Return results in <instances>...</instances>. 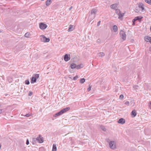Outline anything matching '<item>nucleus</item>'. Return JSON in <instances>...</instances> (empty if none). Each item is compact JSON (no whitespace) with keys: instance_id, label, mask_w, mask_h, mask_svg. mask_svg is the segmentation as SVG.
Returning <instances> with one entry per match:
<instances>
[{"instance_id":"58836bf2","label":"nucleus","mask_w":151,"mask_h":151,"mask_svg":"<svg viewBox=\"0 0 151 151\" xmlns=\"http://www.w3.org/2000/svg\"><path fill=\"white\" fill-rule=\"evenodd\" d=\"M26 144L27 145H28L29 144V141L28 139H27L26 140Z\"/></svg>"},{"instance_id":"79ce46f5","label":"nucleus","mask_w":151,"mask_h":151,"mask_svg":"<svg viewBox=\"0 0 151 151\" xmlns=\"http://www.w3.org/2000/svg\"><path fill=\"white\" fill-rule=\"evenodd\" d=\"M72 8H73L72 6H71L70 8H69V10H70L72 9Z\"/></svg>"},{"instance_id":"c85d7f7f","label":"nucleus","mask_w":151,"mask_h":151,"mask_svg":"<svg viewBox=\"0 0 151 151\" xmlns=\"http://www.w3.org/2000/svg\"><path fill=\"white\" fill-rule=\"evenodd\" d=\"M39 74H36L35 75L34 78H35L36 79H37L39 78Z\"/></svg>"},{"instance_id":"a19ab883","label":"nucleus","mask_w":151,"mask_h":151,"mask_svg":"<svg viewBox=\"0 0 151 151\" xmlns=\"http://www.w3.org/2000/svg\"><path fill=\"white\" fill-rule=\"evenodd\" d=\"M137 20H136V19H135V18H134L132 20V22H135Z\"/></svg>"},{"instance_id":"a18cd8bd","label":"nucleus","mask_w":151,"mask_h":151,"mask_svg":"<svg viewBox=\"0 0 151 151\" xmlns=\"http://www.w3.org/2000/svg\"><path fill=\"white\" fill-rule=\"evenodd\" d=\"M132 24L133 25H134L135 24V22H132Z\"/></svg>"},{"instance_id":"6e6552de","label":"nucleus","mask_w":151,"mask_h":151,"mask_svg":"<svg viewBox=\"0 0 151 151\" xmlns=\"http://www.w3.org/2000/svg\"><path fill=\"white\" fill-rule=\"evenodd\" d=\"M43 38V42H48L50 40V39L49 38H47L45 36L42 35L41 36Z\"/></svg>"},{"instance_id":"c756f323","label":"nucleus","mask_w":151,"mask_h":151,"mask_svg":"<svg viewBox=\"0 0 151 151\" xmlns=\"http://www.w3.org/2000/svg\"><path fill=\"white\" fill-rule=\"evenodd\" d=\"M25 84L27 85H29V81L28 80H27L25 81Z\"/></svg>"},{"instance_id":"f704fd0d","label":"nucleus","mask_w":151,"mask_h":151,"mask_svg":"<svg viewBox=\"0 0 151 151\" xmlns=\"http://www.w3.org/2000/svg\"><path fill=\"white\" fill-rule=\"evenodd\" d=\"M124 104L128 106L129 105V103L128 101H127L125 102Z\"/></svg>"},{"instance_id":"de8ad7c7","label":"nucleus","mask_w":151,"mask_h":151,"mask_svg":"<svg viewBox=\"0 0 151 151\" xmlns=\"http://www.w3.org/2000/svg\"><path fill=\"white\" fill-rule=\"evenodd\" d=\"M149 50L150 51H151V47H150V49H149Z\"/></svg>"},{"instance_id":"8fccbe9b","label":"nucleus","mask_w":151,"mask_h":151,"mask_svg":"<svg viewBox=\"0 0 151 151\" xmlns=\"http://www.w3.org/2000/svg\"><path fill=\"white\" fill-rule=\"evenodd\" d=\"M150 32H151V26L150 27Z\"/></svg>"},{"instance_id":"4be33fe9","label":"nucleus","mask_w":151,"mask_h":151,"mask_svg":"<svg viewBox=\"0 0 151 151\" xmlns=\"http://www.w3.org/2000/svg\"><path fill=\"white\" fill-rule=\"evenodd\" d=\"M85 81V79L84 78L81 79L79 82L80 83H83Z\"/></svg>"},{"instance_id":"a211bd4d","label":"nucleus","mask_w":151,"mask_h":151,"mask_svg":"<svg viewBox=\"0 0 151 151\" xmlns=\"http://www.w3.org/2000/svg\"><path fill=\"white\" fill-rule=\"evenodd\" d=\"M76 68L77 69H80L83 67V65L81 64L80 65H76Z\"/></svg>"},{"instance_id":"5701e85b","label":"nucleus","mask_w":151,"mask_h":151,"mask_svg":"<svg viewBox=\"0 0 151 151\" xmlns=\"http://www.w3.org/2000/svg\"><path fill=\"white\" fill-rule=\"evenodd\" d=\"M139 87V86L137 85H134L133 86V88L136 90V91H137L138 90V88Z\"/></svg>"},{"instance_id":"7ed1b4c3","label":"nucleus","mask_w":151,"mask_h":151,"mask_svg":"<svg viewBox=\"0 0 151 151\" xmlns=\"http://www.w3.org/2000/svg\"><path fill=\"white\" fill-rule=\"evenodd\" d=\"M33 140L34 141H37L39 143H42L43 142V138L40 135H39L38 137L36 138H33Z\"/></svg>"},{"instance_id":"393cba45","label":"nucleus","mask_w":151,"mask_h":151,"mask_svg":"<svg viewBox=\"0 0 151 151\" xmlns=\"http://www.w3.org/2000/svg\"><path fill=\"white\" fill-rule=\"evenodd\" d=\"M115 12L118 15L121 13L120 10L118 9H116V10Z\"/></svg>"},{"instance_id":"2eb2a0df","label":"nucleus","mask_w":151,"mask_h":151,"mask_svg":"<svg viewBox=\"0 0 151 151\" xmlns=\"http://www.w3.org/2000/svg\"><path fill=\"white\" fill-rule=\"evenodd\" d=\"M139 8H141L142 9V12H143V10L144 9L143 4L141 3H140L139 4Z\"/></svg>"},{"instance_id":"c9c22d12","label":"nucleus","mask_w":151,"mask_h":151,"mask_svg":"<svg viewBox=\"0 0 151 151\" xmlns=\"http://www.w3.org/2000/svg\"><path fill=\"white\" fill-rule=\"evenodd\" d=\"M91 86H89V88H88L87 89L88 91H89L91 90Z\"/></svg>"},{"instance_id":"e433bc0d","label":"nucleus","mask_w":151,"mask_h":151,"mask_svg":"<svg viewBox=\"0 0 151 151\" xmlns=\"http://www.w3.org/2000/svg\"><path fill=\"white\" fill-rule=\"evenodd\" d=\"M96 42L98 43H101V40L99 39H98L96 41Z\"/></svg>"},{"instance_id":"b1692460","label":"nucleus","mask_w":151,"mask_h":151,"mask_svg":"<svg viewBox=\"0 0 151 151\" xmlns=\"http://www.w3.org/2000/svg\"><path fill=\"white\" fill-rule=\"evenodd\" d=\"M30 35L29 33L28 32H27L24 35V36L26 37H29Z\"/></svg>"},{"instance_id":"412c9836","label":"nucleus","mask_w":151,"mask_h":151,"mask_svg":"<svg viewBox=\"0 0 151 151\" xmlns=\"http://www.w3.org/2000/svg\"><path fill=\"white\" fill-rule=\"evenodd\" d=\"M113 29L115 32H117L118 30L117 27L116 25H114L113 26Z\"/></svg>"},{"instance_id":"bb28decb","label":"nucleus","mask_w":151,"mask_h":151,"mask_svg":"<svg viewBox=\"0 0 151 151\" xmlns=\"http://www.w3.org/2000/svg\"><path fill=\"white\" fill-rule=\"evenodd\" d=\"M123 14H122L121 13H120V14L118 15L119 17H118V18L120 19V18H121L122 17H123Z\"/></svg>"},{"instance_id":"f257e3e1","label":"nucleus","mask_w":151,"mask_h":151,"mask_svg":"<svg viewBox=\"0 0 151 151\" xmlns=\"http://www.w3.org/2000/svg\"><path fill=\"white\" fill-rule=\"evenodd\" d=\"M70 109V107H67L66 108H64L62 109L60 111L56 113L53 116L54 117H56L59 116H60L65 112L69 111Z\"/></svg>"},{"instance_id":"f8f14e48","label":"nucleus","mask_w":151,"mask_h":151,"mask_svg":"<svg viewBox=\"0 0 151 151\" xmlns=\"http://www.w3.org/2000/svg\"><path fill=\"white\" fill-rule=\"evenodd\" d=\"M52 0H47L45 2V4L46 6H48L50 5L52 2Z\"/></svg>"},{"instance_id":"aec40b11","label":"nucleus","mask_w":151,"mask_h":151,"mask_svg":"<svg viewBox=\"0 0 151 151\" xmlns=\"http://www.w3.org/2000/svg\"><path fill=\"white\" fill-rule=\"evenodd\" d=\"M74 29L72 25H70V27L68 29V32H70L73 30Z\"/></svg>"},{"instance_id":"9d476101","label":"nucleus","mask_w":151,"mask_h":151,"mask_svg":"<svg viewBox=\"0 0 151 151\" xmlns=\"http://www.w3.org/2000/svg\"><path fill=\"white\" fill-rule=\"evenodd\" d=\"M131 115L132 117H134L137 115V112L134 109L132 110L131 113Z\"/></svg>"},{"instance_id":"6ab92c4d","label":"nucleus","mask_w":151,"mask_h":151,"mask_svg":"<svg viewBox=\"0 0 151 151\" xmlns=\"http://www.w3.org/2000/svg\"><path fill=\"white\" fill-rule=\"evenodd\" d=\"M57 147L55 144H53L52 146V151H56Z\"/></svg>"},{"instance_id":"ddd939ff","label":"nucleus","mask_w":151,"mask_h":151,"mask_svg":"<svg viewBox=\"0 0 151 151\" xmlns=\"http://www.w3.org/2000/svg\"><path fill=\"white\" fill-rule=\"evenodd\" d=\"M36 81L37 79H36L35 78H34V77H32L31 81V83H33L36 82Z\"/></svg>"},{"instance_id":"4c0bfd02","label":"nucleus","mask_w":151,"mask_h":151,"mask_svg":"<svg viewBox=\"0 0 151 151\" xmlns=\"http://www.w3.org/2000/svg\"><path fill=\"white\" fill-rule=\"evenodd\" d=\"M30 115L29 114H26L24 115V116L26 117H29Z\"/></svg>"},{"instance_id":"2f4dec72","label":"nucleus","mask_w":151,"mask_h":151,"mask_svg":"<svg viewBox=\"0 0 151 151\" xmlns=\"http://www.w3.org/2000/svg\"><path fill=\"white\" fill-rule=\"evenodd\" d=\"M33 92H32L30 91L28 93V96H31L33 94Z\"/></svg>"},{"instance_id":"c03bdc74","label":"nucleus","mask_w":151,"mask_h":151,"mask_svg":"<svg viewBox=\"0 0 151 151\" xmlns=\"http://www.w3.org/2000/svg\"><path fill=\"white\" fill-rule=\"evenodd\" d=\"M149 106H150V108L151 109V102H150V103Z\"/></svg>"},{"instance_id":"f03ea898","label":"nucleus","mask_w":151,"mask_h":151,"mask_svg":"<svg viewBox=\"0 0 151 151\" xmlns=\"http://www.w3.org/2000/svg\"><path fill=\"white\" fill-rule=\"evenodd\" d=\"M109 147L111 149L115 150L116 149V142L114 141H111L109 142Z\"/></svg>"},{"instance_id":"dca6fc26","label":"nucleus","mask_w":151,"mask_h":151,"mask_svg":"<svg viewBox=\"0 0 151 151\" xmlns=\"http://www.w3.org/2000/svg\"><path fill=\"white\" fill-rule=\"evenodd\" d=\"M151 37H150L149 36H146L145 37V40L146 42H149L150 40Z\"/></svg>"},{"instance_id":"72a5a7b5","label":"nucleus","mask_w":151,"mask_h":151,"mask_svg":"<svg viewBox=\"0 0 151 151\" xmlns=\"http://www.w3.org/2000/svg\"><path fill=\"white\" fill-rule=\"evenodd\" d=\"M78 75H76L75 77L73 78V80H76L78 79Z\"/></svg>"},{"instance_id":"ea45409f","label":"nucleus","mask_w":151,"mask_h":151,"mask_svg":"<svg viewBox=\"0 0 151 151\" xmlns=\"http://www.w3.org/2000/svg\"><path fill=\"white\" fill-rule=\"evenodd\" d=\"M100 23H101V21H99L97 23V26H99L100 24Z\"/></svg>"},{"instance_id":"423d86ee","label":"nucleus","mask_w":151,"mask_h":151,"mask_svg":"<svg viewBox=\"0 0 151 151\" xmlns=\"http://www.w3.org/2000/svg\"><path fill=\"white\" fill-rule=\"evenodd\" d=\"M70 59V55L65 54L64 57V60L65 61H68Z\"/></svg>"},{"instance_id":"20e7f679","label":"nucleus","mask_w":151,"mask_h":151,"mask_svg":"<svg viewBox=\"0 0 151 151\" xmlns=\"http://www.w3.org/2000/svg\"><path fill=\"white\" fill-rule=\"evenodd\" d=\"M120 35V37L123 40V41L126 40V35L125 32L122 30H121L119 32Z\"/></svg>"},{"instance_id":"09e8293b","label":"nucleus","mask_w":151,"mask_h":151,"mask_svg":"<svg viewBox=\"0 0 151 151\" xmlns=\"http://www.w3.org/2000/svg\"><path fill=\"white\" fill-rule=\"evenodd\" d=\"M69 78H71V76H70V75H69Z\"/></svg>"},{"instance_id":"0eeeda50","label":"nucleus","mask_w":151,"mask_h":151,"mask_svg":"<svg viewBox=\"0 0 151 151\" xmlns=\"http://www.w3.org/2000/svg\"><path fill=\"white\" fill-rule=\"evenodd\" d=\"M117 122L121 124H123L125 123V120L123 118H120L117 121Z\"/></svg>"},{"instance_id":"7c9ffc66","label":"nucleus","mask_w":151,"mask_h":151,"mask_svg":"<svg viewBox=\"0 0 151 151\" xmlns=\"http://www.w3.org/2000/svg\"><path fill=\"white\" fill-rule=\"evenodd\" d=\"M101 129L104 131H105L106 130V129L103 126H102L101 127Z\"/></svg>"},{"instance_id":"49530a36","label":"nucleus","mask_w":151,"mask_h":151,"mask_svg":"<svg viewBox=\"0 0 151 151\" xmlns=\"http://www.w3.org/2000/svg\"><path fill=\"white\" fill-rule=\"evenodd\" d=\"M149 42H150V43L151 44V37H150V40Z\"/></svg>"},{"instance_id":"39448f33","label":"nucleus","mask_w":151,"mask_h":151,"mask_svg":"<svg viewBox=\"0 0 151 151\" xmlns=\"http://www.w3.org/2000/svg\"><path fill=\"white\" fill-rule=\"evenodd\" d=\"M39 27L41 29H44L47 27V25L44 23H41L39 24Z\"/></svg>"},{"instance_id":"473e14b6","label":"nucleus","mask_w":151,"mask_h":151,"mask_svg":"<svg viewBox=\"0 0 151 151\" xmlns=\"http://www.w3.org/2000/svg\"><path fill=\"white\" fill-rule=\"evenodd\" d=\"M124 98V96L122 94H121L119 96V99H122Z\"/></svg>"},{"instance_id":"cd10ccee","label":"nucleus","mask_w":151,"mask_h":151,"mask_svg":"<svg viewBox=\"0 0 151 151\" xmlns=\"http://www.w3.org/2000/svg\"><path fill=\"white\" fill-rule=\"evenodd\" d=\"M99 54H100L99 56L100 57L104 56L105 55L104 53V52H100Z\"/></svg>"},{"instance_id":"f3484780","label":"nucleus","mask_w":151,"mask_h":151,"mask_svg":"<svg viewBox=\"0 0 151 151\" xmlns=\"http://www.w3.org/2000/svg\"><path fill=\"white\" fill-rule=\"evenodd\" d=\"M70 67L72 69L76 68V65L74 63H72L70 65Z\"/></svg>"},{"instance_id":"a878e982","label":"nucleus","mask_w":151,"mask_h":151,"mask_svg":"<svg viewBox=\"0 0 151 151\" xmlns=\"http://www.w3.org/2000/svg\"><path fill=\"white\" fill-rule=\"evenodd\" d=\"M145 1L149 4H151V0H145Z\"/></svg>"},{"instance_id":"37998d69","label":"nucleus","mask_w":151,"mask_h":151,"mask_svg":"<svg viewBox=\"0 0 151 151\" xmlns=\"http://www.w3.org/2000/svg\"><path fill=\"white\" fill-rule=\"evenodd\" d=\"M2 109H0V114L2 112Z\"/></svg>"},{"instance_id":"1a4fd4ad","label":"nucleus","mask_w":151,"mask_h":151,"mask_svg":"<svg viewBox=\"0 0 151 151\" xmlns=\"http://www.w3.org/2000/svg\"><path fill=\"white\" fill-rule=\"evenodd\" d=\"M97 12V10L95 9H93L91 10V14L92 15L93 14H94V16L93 17V19H93L95 17V15Z\"/></svg>"},{"instance_id":"9b49d317","label":"nucleus","mask_w":151,"mask_h":151,"mask_svg":"<svg viewBox=\"0 0 151 151\" xmlns=\"http://www.w3.org/2000/svg\"><path fill=\"white\" fill-rule=\"evenodd\" d=\"M117 4H114L111 5L110 7L111 9L116 10V8H117Z\"/></svg>"},{"instance_id":"4468645a","label":"nucleus","mask_w":151,"mask_h":151,"mask_svg":"<svg viewBox=\"0 0 151 151\" xmlns=\"http://www.w3.org/2000/svg\"><path fill=\"white\" fill-rule=\"evenodd\" d=\"M135 18L137 21L138 20L140 21L142 19L143 17L140 16L135 17Z\"/></svg>"}]
</instances>
